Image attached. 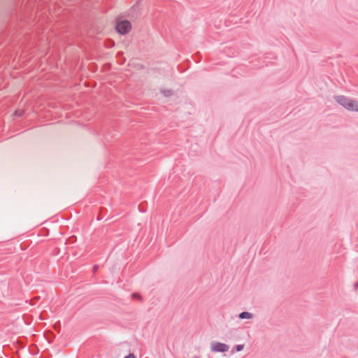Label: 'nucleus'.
<instances>
[{
	"mask_svg": "<svg viewBox=\"0 0 358 358\" xmlns=\"http://www.w3.org/2000/svg\"><path fill=\"white\" fill-rule=\"evenodd\" d=\"M336 100L338 103H339L348 110L358 111V102L342 96H338Z\"/></svg>",
	"mask_w": 358,
	"mask_h": 358,
	"instance_id": "1",
	"label": "nucleus"
},
{
	"mask_svg": "<svg viewBox=\"0 0 358 358\" xmlns=\"http://www.w3.org/2000/svg\"><path fill=\"white\" fill-rule=\"evenodd\" d=\"M131 28V23L127 20H121L117 22L116 25L117 31L121 34H125L130 31Z\"/></svg>",
	"mask_w": 358,
	"mask_h": 358,
	"instance_id": "2",
	"label": "nucleus"
},
{
	"mask_svg": "<svg viewBox=\"0 0 358 358\" xmlns=\"http://www.w3.org/2000/svg\"><path fill=\"white\" fill-rule=\"evenodd\" d=\"M229 346L224 343L214 342L211 343V350L214 352H224L228 351Z\"/></svg>",
	"mask_w": 358,
	"mask_h": 358,
	"instance_id": "3",
	"label": "nucleus"
},
{
	"mask_svg": "<svg viewBox=\"0 0 358 358\" xmlns=\"http://www.w3.org/2000/svg\"><path fill=\"white\" fill-rule=\"evenodd\" d=\"M239 317L241 319H250L252 318V315L248 312H243L242 313L240 314Z\"/></svg>",
	"mask_w": 358,
	"mask_h": 358,
	"instance_id": "4",
	"label": "nucleus"
},
{
	"mask_svg": "<svg viewBox=\"0 0 358 358\" xmlns=\"http://www.w3.org/2000/svg\"><path fill=\"white\" fill-rule=\"evenodd\" d=\"M243 349V345H238L236 346V350L237 351H241Z\"/></svg>",
	"mask_w": 358,
	"mask_h": 358,
	"instance_id": "5",
	"label": "nucleus"
},
{
	"mask_svg": "<svg viewBox=\"0 0 358 358\" xmlns=\"http://www.w3.org/2000/svg\"><path fill=\"white\" fill-rule=\"evenodd\" d=\"M59 325H60V324H59V323H58V324H55L54 325V328H55V330H57V331H59Z\"/></svg>",
	"mask_w": 358,
	"mask_h": 358,
	"instance_id": "6",
	"label": "nucleus"
},
{
	"mask_svg": "<svg viewBox=\"0 0 358 358\" xmlns=\"http://www.w3.org/2000/svg\"><path fill=\"white\" fill-rule=\"evenodd\" d=\"M132 298L133 299H140V296L138 294H133Z\"/></svg>",
	"mask_w": 358,
	"mask_h": 358,
	"instance_id": "7",
	"label": "nucleus"
},
{
	"mask_svg": "<svg viewBox=\"0 0 358 358\" xmlns=\"http://www.w3.org/2000/svg\"><path fill=\"white\" fill-rule=\"evenodd\" d=\"M124 358H136L133 354H129L128 356H126Z\"/></svg>",
	"mask_w": 358,
	"mask_h": 358,
	"instance_id": "8",
	"label": "nucleus"
},
{
	"mask_svg": "<svg viewBox=\"0 0 358 358\" xmlns=\"http://www.w3.org/2000/svg\"><path fill=\"white\" fill-rule=\"evenodd\" d=\"M355 287H358V282H357V283L355 284Z\"/></svg>",
	"mask_w": 358,
	"mask_h": 358,
	"instance_id": "9",
	"label": "nucleus"
},
{
	"mask_svg": "<svg viewBox=\"0 0 358 358\" xmlns=\"http://www.w3.org/2000/svg\"><path fill=\"white\" fill-rule=\"evenodd\" d=\"M169 92H170L169 91V92H168V94H166V93H165V94H165V96H167L168 94H169Z\"/></svg>",
	"mask_w": 358,
	"mask_h": 358,
	"instance_id": "10",
	"label": "nucleus"
}]
</instances>
